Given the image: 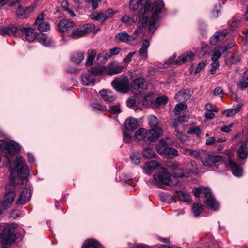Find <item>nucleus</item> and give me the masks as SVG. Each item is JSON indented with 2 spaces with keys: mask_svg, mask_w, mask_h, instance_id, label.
Returning a JSON list of instances; mask_svg holds the SVG:
<instances>
[{
  "mask_svg": "<svg viewBox=\"0 0 248 248\" xmlns=\"http://www.w3.org/2000/svg\"><path fill=\"white\" fill-rule=\"evenodd\" d=\"M31 196L30 188L28 187L24 188L16 201V203L17 204H24L30 199Z\"/></svg>",
  "mask_w": 248,
  "mask_h": 248,
  "instance_id": "aec40b11",
  "label": "nucleus"
},
{
  "mask_svg": "<svg viewBox=\"0 0 248 248\" xmlns=\"http://www.w3.org/2000/svg\"><path fill=\"white\" fill-rule=\"evenodd\" d=\"M164 6V2L161 0H157L155 2L152 8L153 14L150 19L148 26L150 31L154 32L155 31L156 22L159 19L158 15L161 12Z\"/></svg>",
  "mask_w": 248,
  "mask_h": 248,
  "instance_id": "0eeeda50",
  "label": "nucleus"
},
{
  "mask_svg": "<svg viewBox=\"0 0 248 248\" xmlns=\"http://www.w3.org/2000/svg\"><path fill=\"white\" fill-rule=\"evenodd\" d=\"M84 59V53L83 52H76L71 56V60L75 64L79 65Z\"/></svg>",
  "mask_w": 248,
  "mask_h": 248,
  "instance_id": "7c9ffc66",
  "label": "nucleus"
},
{
  "mask_svg": "<svg viewBox=\"0 0 248 248\" xmlns=\"http://www.w3.org/2000/svg\"><path fill=\"white\" fill-rule=\"evenodd\" d=\"M153 102L152 99V94H149L146 95L144 97V100L143 101V104L148 105L150 103H152Z\"/></svg>",
  "mask_w": 248,
  "mask_h": 248,
  "instance_id": "774afa93",
  "label": "nucleus"
},
{
  "mask_svg": "<svg viewBox=\"0 0 248 248\" xmlns=\"http://www.w3.org/2000/svg\"><path fill=\"white\" fill-rule=\"evenodd\" d=\"M187 133L190 134H195L199 136L201 133V130L199 127H193L189 128L187 130Z\"/></svg>",
  "mask_w": 248,
  "mask_h": 248,
  "instance_id": "4d7b16f0",
  "label": "nucleus"
},
{
  "mask_svg": "<svg viewBox=\"0 0 248 248\" xmlns=\"http://www.w3.org/2000/svg\"><path fill=\"white\" fill-rule=\"evenodd\" d=\"M96 55V52L94 49L89 50L87 53V58L85 65L90 66L93 64V62Z\"/></svg>",
  "mask_w": 248,
  "mask_h": 248,
  "instance_id": "c9c22d12",
  "label": "nucleus"
},
{
  "mask_svg": "<svg viewBox=\"0 0 248 248\" xmlns=\"http://www.w3.org/2000/svg\"><path fill=\"white\" fill-rule=\"evenodd\" d=\"M237 155L239 159L245 160L248 156V149L246 143H242L237 151Z\"/></svg>",
  "mask_w": 248,
  "mask_h": 248,
  "instance_id": "c756f323",
  "label": "nucleus"
},
{
  "mask_svg": "<svg viewBox=\"0 0 248 248\" xmlns=\"http://www.w3.org/2000/svg\"><path fill=\"white\" fill-rule=\"evenodd\" d=\"M168 101V98L165 96L157 97L155 101V104L156 106L165 104Z\"/></svg>",
  "mask_w": 248,
  "mask_h": 248,
  "instance_id": "49530a36",
  "label": "nucleus"
},
{
  "mask_svg": "<svg viewBox=\"0 0 248 248\" xmlns=\"http://www.w3.org/2000/svg\"><path fill=\"white\" fill-rule=\"evenodd\" d=\"M124 139L123 140L125 143H129L132 140V136L131 133L127 131L124 130L123 131Z\"/></svg>",
  "mask_w": 248,
  "mask_h": 248,
  "instance_id": "5fc2aeb1",
  "label": "nucleus"
},
{
  "mask_svg": "<svg viewBox=\"0 0 248 248\" xmlns=\"http://www.w3.org/2000/svg\"><path fill=\"white\" fill-rule=\"evenodd\" d=\"M110 111L114 114L119 113L121 110L119 105L111 106L110 107Z\"/></svg>",
  "mask_w": 248,
  "mask_h": 248,
  "instance_id": "69168bd1",
  "label": "nucleus"
},
{
  "mask_svg": "<svg viewBox=\"0 0 248 248\" xmlns=\"http://www.w3.org/2000/svg\"><path fill=\"white\" fill-rule=\"evenodd\" d=\"M92 107L96 109V110L99 111H106L107 110V108L105 106H102L101 104L98 103H94L92 104Z\"/></svg>",
  "mask_w": 248,
  "mask_h": 248,
  "instance_id": "680f3d73",
  "label": "nucleus"
},
{
  "mask_svg": "<svg viewBox=\"0 0 248 248\" xmlns=\"http://www.w3.org/2000/svg\"><path fill=\"white\" fill-rule=\"evenodd\" d=\"M135 54V51L129 53L127 56L123 59V62L125 63H128Z\"/></svg>",
  "mask_w": 248,
  "mask_h": 248,
  "instance_id": "e2e57ef3",
  "label": "nucleus"
},
{
  "mask_svg": "<svg viewBox=\"0 0 248 248\" xmlns=\"http://www.w3.org/2000/svg\"><path fill=\"white\" fill-rule=\"evenodd\" d=\"M173 126L175 128V131L176 132V136L178 138L180 139V140L182 142H184L186 140L187 137L186 136L184 135L181 132L179 131L177 128L178 126L177 122L175 121V122L173 124Z\"/></svg>",
  "mask_w": 248,
  "mask_h": 248,
  "instance_id": "37998d69",
  "label": "nucleus"
},
{
  "mask_svg": "<svg viewBox=\"0 0 248 248\" xmlns=\"http://www.w3.org/2000/svg\"><path fill=\"white\" fill-rule=\"evenodd\" d=\"M37 25H38V30L41 31H46L50 28L49 24L47 22H40Z\"/></svg>",
  "mask_w": 248,
  "mask_h": 248,
  "instance_id": "8fccbe9b",
  "label": "nucleus"
},
{
  "mask_svg": "<svg viewBox=\"0 0 248 248\" xmlns=\"http://www.w3.org/2000/svg\"><path fill=\"white\" fill-rule=\"evenodd\" d=\"M117 13V11H113L111 9H108L107 11H106L105 12H103V14H104V16L106 19V20L111 18L112 17V16Z\"/></svg>",
  "mask_w": 248,
  "mask_h": 248,
  "instance_id": "13d9d810",
  "label": "nucleus"
},
{
  "mask_svg": "<svg viewBox=\"0 0 248 248\" xmlns=\"http://www.w3.org/2000/svg\"><path fill=\"white\" fill-rule=\"evenodd\" d=\"M148 122L149 125L152 127H155L158 124V119L155 115H150L149 116Z\"/></svg>",
  "mask_w": 248,
  "mask_h": 248,
  "instance_id": "c03bdc74",
  "label": "nucleus"
},
{
  "mask_svg": "<svg viewBox=\"0 0 248 248\" xmlns=\"http://www.w3.org/2000/svg\"><path fill=\"white\" fill-rule=\"evenodd\" d=\"M157 151L165 157L172 158L178 156V151L173 147L167 146V142L164 140H160L156 147Z\"/></svg>",
  "mask_w": 248,
  "mask_h": 248,
  "instance_id": "6e6552de",
  "label": "nucleus"
},
{
  "mask_svg": "<svg viewBox=\"0 0 248 248\" xmlns=\"http://www.w3.org/2000/svg\"><path fill=\"white\" fill-rule=\"evenodd\" d=\"M103 58L104 62L103 63L106 62L111 57L110 56V53L109 51L108 52L103 51L102 53L99 54L97 56V59H99L100 58Z\"/></svg>",
  "mask_w": 248,
  "mask_h": 248,
  "instance_id": "09e8293b",
  "label": "nucleus"
},
{
  "mask_svg": "<svg viewBox=\"0 0 248 248\" xmlns=\"http://www.w3.org/2000/svg\"><path fill=\"white\" fill-rule=\"evenodd\" d=\"M81 79L82 84L85 86L93 85L95 82L94 76L89 73L83 74Z\"/></svg>",
  "mask_w": 248,
  "mask_h": 248,
  "instance_id": "b1692460",
  "label": "nucleus"
},
{
  "mask_svg": "<svg viewBox=\"0 0 248 248\" xmlns=\"http://www.w3.org/2000/svg\"><path fill=\"white\" fill-rule=\"evenodd\" d=\"M242 107L241 104H239L237 107L233 109H229L227 111L226 116L227 117H231L236 114L239 111Z\"/></svg>",
  "mask_w": 248,
  "mask_h": 248,
  "instance_id": "603ef678",
  "label": "nucleus"
},
{
  "mask_svg": "<svg viewBox=\"0 0 248 248\" xmlns=\"http://www.w3.org/2000/svg\"><path fill=\"white\" fill-rule=\"evenodd\" d=\"M212 68L210 70V72L212 74H214L219 66L220 64L218 61H213L211 64Z\"/></svg>",
  "mask_w": 248,
  "mask_h": 248,
  "instance_id": "bf43d9fd",
  "label": "nucleus"
},
{
  "mask_svg": "<svg viewBox=\"0 0 248 248\" xmlns=\"http://www.w3.org/2000/svg\"><path fill=\"white\" fill-rule=\"evenodd\" d=\"M182 150L183 154L186 155L190 156L195 159H201L202 155L197 150H190L185 147L182 148Z\"/></svg>",
  "mask_w": 248,
  "mask_h": 248,
  "instance_id": "2f4dec72",
  "label": "nucleus"
},
{
  "mask_svg": "<svg viewBox=\"0 0 248 248\" xmlns=\"http://www.w3.org/2000/svg\"><path fill=\"white\" fill-rule=\"evenodd\" d=\"M113 87L119 92L126 93L129 89V83L126 78H115L112 82Z\"/></svg>",
  "mask_w": 248,
  "mask_h": 248,
  "instance_id": "9b49d317",
  "label": "nucleus"
},
{
  "mask_svg": "<svg viewBox=\"0 0 248 248\" xmlns=\"http://www.w3.org/2000/svg\"><path fill=\"white\" fill-rule=\"evenodd\" d=\"M39 42L45 46H49L52 42V39L45 34H41L38 37Z\"/></svg>",
  "mask_w": 248,
  "mask_h": 248,
  "instance_id": "ea45409f",
  "label": "nucleus"
},
{
  "mask_svg": "<svg viewBox=\"0 0 248 248\" xmlns=\"http://www.w3.org/2000/svg\"><path fill=\"white\" fill-rule=\"evenodd\" d=\"M139 103V100L136 97H132L130 98L126 102L127 106L130 107L136 106L138 105Z\"/></svg>",
  "mask_w": 248,
  "mask_h": 248,
  "instance_id": "864d4df0",
  "label": "nucleus"
},
{
  "mask_svg": "<svg viewBox=\"0 0 248 248\" xmlns=\"http://www.w3.org/2000/svg\"><path fill=\"white\" fill-rule=\"evenodd\" d=\"M132 162L135 165H138L140 162V155L138 153H134L131 155Z\"/></svg>",
  "mask_w": 248,
  "mask_h": 248,
  "instance_id": "de8ad7c7",
  "label": "nucleus"
},
{
  "mask_svg": "<svg viewBox=\"0 0 248 248\" xmlns=\"http://www.w3.org/2000/svg\"><path fill=\"white\" fill-rule=\"evenodd\" d=\"M205 108L208 111H214L216 112L218 111V109L217 108L210 103H207L205 105Z\"/></svg>",
  "mask_w": 248,
  "mask_h": 248,
  "instance_id": "0e129e2a",
  "label": "nucleus"
},
{
  "mask_svg": "<svg viewBox=\"0 0 248 248\" xmlns=\"http://www.w3.org/2000/svg\"><path fill=\"white\" fill-rule=\"evenodd\" d=\"M207 64L206 61H202L200 62L197 65L196 70L195 71V74L199 73Z\"/></svg>",
  "mask_w": 248,
  "mask_h": 248,
  "instance_id": "052dcab7",
  "label": "nucleus"
},
{
  "mask_svg": "<svg viewBox=\"0 0 248 248\" xmlns=\"http://www.w3.org/2000/svg\"><path fill=\"white\" fill-rule=\"evenodd\" d=\"M14 164L15 166L14 168H12L11 167L9 168L10 170V185L14 186H16L17 179L14 177L15 172H16L18 176L21 178L22 185H27V181L26 178L29 174V170L28 167L25 164L24 159L20 156H17Z\"/></svg>",
  "mask_w": 248,
  "mask_h": 248,
  "instance_id": "f03ea898",
  "label": "nucleus"
},
{
  "mask_svg": "<svg viewBox=\"0 0 248 248\" xmlns=\"http://www.w3.org/2000/svg\"><path fill=\"white\" fill-rule=\"evenodd\" d=\"M17 225L15 223L9 224L2 231L0 235V248H7L16 239L15 231Z\"/></svg>",
  "mask_w": 248,
  "mask_h": 248,
  "instance_id": "20e7f679",
  "label": "nucleus"
},
{
  "mask_svg": "<svg viewBox=\"0 0 248 248\" xmlns=\"http://www.w3.org/2000/svg\"><path fill=\"white\" fill-rule=\"evenodd\" d=\"M153 183L159 187L163 186H173L177 183L176 179H171V176L166 171H159L153 175Z\"/></svg>",
  "mask_w": 248,
  "mask_h": 248,
  "instance_id": "423d86ee",
  "label": "nucleus"
},
{
  "mask_svg": "<svg viewBox=\"0 0 248 248\" xmlns=\"http://www.w3.org/2000/svg\"><path fill=\"white\" fill-rule=\"evenodd\" d=\"M160 164L155 160L146 162L143 169L145 173L150 174L154 169L158 168Z\"/></svg>",
  "mask_w": 248,
  "mask_h": 248,
  "instance_id": "a878e982",
  "label": "nucleus"
},
{
  "mask_svg": "<svg viewBox=\"0 0 248 248\" xmlns=\"http://www.w3.org/2000/svg\"><path fill=\"white\" fill-rule=\"evenodd\" d=\"M174 196L180 201L184 202H188L191 200L190 195L188 193L183 191L180 190L175 191Z\"/></svg>",
  "mask_w": 248,
  "mask_h": 248,
  "instance_id": "473e14b6",
  "label": "nucleus"
},
{
  "mask_svg": "<svg viewBox=\"0 0 248 248\" xmlns=\"http://www.w3.org/2000/svg\"><path fill=\"white\" fill-rule=\"evenodd\" d=\"M189 94L185 91L178 92L175 96V99L178 102H183L190 98Z\"/></svg>",
  "mask_w": 248,
  "mask_h": 248,
  "instance_id": "f704fd0d",
  "label": "nucleus"
},
{
  "mask_svg": "<svg viewBox=\"0 0 248 248\" xmlns=\"http://www.w3.org/2000/svg\"><path fill=\"white\" fill-rule=\"evenodd\" d=\"M112 64H111L108 67L106 68V73L108 75H113L114 74H119L122 72L124 69V67L122 66H116L115 67L112 66Z\"/></svg>",
  "mask_w": 248,
  "mask_h": 248,
  "instance_id": "72a5a7b5",
  "label": "nucleus"
},
{
  "mask_svg": "<svg viewBox=\"0 0 248 248\" xmlns=\"http://www.w3.org/2000/svg\"><path fill=\"white\" fill-rule=\"evenodd\" d=\"M236 56L235 55L233 56L227 55L225 58V63L228 65H231L237 62V60L235 59V57Z\"/></svg>",
  "mask_w": 248,
  "mask_h": 248,
  "instance_id": "3c124183",
  "label": "nucleus"
},
{
  "mask_svg": "<svg viewBox=\"0 0 248 248\" xmlns=\"http://www.w3.org/2000/svg\"><path fill=\"white\" fill-rule=\"evenodd\" d=\"M141 6L140 12L136 15H132V20L133 22L141 23L142 27H145L148 20V16L147 15L151 7L150 0H130L129 2L130 9L135 12Z\"/></svg>",
  "mask_w": 248,
  "mask_h": 248,
  "instance_id": "f257e3e1",
  "label": "nucleus"
},
{
  "mask_svg": "<svg viewBox=\"0 0 248 248\" xmlns=\"http://www.w3.org/2000/svg\"><path fill=\"white\" fill-rule=\"evenodd\" d=\"M193 193L196 197H199L201 194H204L206 200L205 202L212 210L217 211L219 208V204L214 197L211 190L208 188L198 187L193 190Z\"/></svg>",
  "mask_w": 248,
  "mask_h": 248,
  "instance_id": "39448f33",
  "label": "nucleus"
},
{
  "mask_svg": "<svg viewBox=\"0 0 248 248\" xmlns=\"http://www.w3.org/2000/svg\"><path fill=\"white\" fill-rule=\"evenodd\" d=\"M147 88L143 78H139L134 80L131 83V88L133 92L136 93H140L146 90Z\"/></svg>",
  "mask_w": 248,
  "mask_h": 248,
  "instance_id": "ddd939ff",
  "label": "nucleus"
},
{
  "mask_svg": "<svg viewBox=\"0 0 248 248\" xmlns=\"http://www.w3.org/2000/svg\"><path fill=\"white\" fill-rule=\"evenodd\" d=\"M95 29V27L94 25H87L86 26L80 27L74 30L70 35V36L73 39L78 38L89 32L93 31Z\"/></svg>",
  "mask_w": 248,
  "mask_h": 248,
  "instance_id": "f8f14e48",
  "label": "nucleus"
},
{
  "mask_svg": "<svg viewBox=\"0 0 248 248\" xmlns=\"http://www.w3.org/2000/svg\"><path fill=\"white\" fill-rule=\"evenodd\" d=\"M0 147L3 152L11 155L16 154L20 150V145L13 141L0 140Z\"/></svg>",
  "mask_w": 248,
  "mask_h": 248,
  "instance_id": "9d476101",
  "label": "nucleus"
},
{
  "mask_svg": "<svg viewBox=\"0 0 248 248\" xmlns=\"http://www.w3.org/2000/svg\"><path fill=\"white\" fill-rule=\"evenodd\" d=\"M106 68L101 66H93L90 68V72L91 74L94 75H99L102 74L103 73L106 72Z\"/></svg>",
  "mask_w": 248,
  "mask_h": 248,
  "instance_id": "a19ab883",
  "label": "nucleus"
},
{
  "mask_svg": "<svg viewBox=\"0 0 248 248\" xmlns=\"http://www.w3.org/2000/svg\"><path fill=\"white\" fill-rule=\"evenodd\" d=\"M16 4L17 5L16 14L19 18L24 19L27 18L34 11V7L33 6L23 8L18 2L16 3Z\"/></svg>",
  "mask_w": 248,
  "mask_h": 248,
  "instance_id": "2eb2a0df",
  "label": "nucleus"
},
{
  "mask_svg": "<svg viewBox=\"0 0 248 248\" xmlns=\"http://www.w3.org/2000/svg\"><path fill=\"white\" fill-rule=\"evenodd\" d=\"M100 93L103 100L108 103H110L116 99V96L113 94L112 92L107 90H102Z\"/></svg>",
  "mask_w": 248,
  "mask_h": 248,
  "instance_id": "c85d7f7f",
  "label": "nucleus"
},
{
  "mask_svg": "<svg viewBox=\"0 0 248 248\" xmlns=\"http://www.w3.org/2000/svg\"><path fill=\"white\" fill-rule=\"evenodd\" d=\"M201 160L203 166L209 167H214L223 162V159L220 156L213 155L207 153L202 155Z\"/></svg>",
  "mask_w": 248,
  "mask_h": 248,
  "instance_id": "1a4fd4ad",
  "label": "nucleus"
},
{
  "mask_svg": "<svg viewBox=\"0 0 248 248\" xmlns=\"http://www.w3.org/2000/svg\"><path fill=\"white\" fill-rule=\"evenodd\" d=\"M25 32L26 39L29 42H33L36 37V32L35 30L31 28L23 27L21 29L20 32Z\"/></svg>",
  "mask_w": 248,
  "mask_h": 248,
  "instance_id": "5701e85b",
  "label": "nucleus"
},
{
  "mask_svg": "<svg viewBox=\"0 0 248 248\" xmlns=\"http://www.w3.org/2000/svg\"><path fill=\"white\" fill-rule=\"evenodd\" d=\"M135 37H133L128 34L125 31H123L117 33L115 36V40L117 42H124L126 43H130L131 42L135 40Z\"/></svg>",
  "mask_w": 248,
  "mask_h": 248,
  "instance_id": "6ab92c4d",
  "label": "nucleus"
},
{
  "mask_svg": "<svg viewBox=\"0 0 248 248\" xmlns=\"http://www.w3.org/2000/svg\"><path fill=\"white\" fill-rule=\"evenodd\" d=\"M228 164L231 167V170L234 175L240 177L242 175V168L232 159H229Z\"/></svg>",
  "mask_w": 248,
  "mask_h": 248,
  "instance_id": "393cba45",
  "label": "nucleus"
},
{
  "mask_svg": "<svg viewBox=\"0 0 248 248\" xmlns=\"http://www.w3.org/2000/svg\"><path fill=\"white\" fill-rule=\"evenodd\" d=\"M193 59V53L191 51H188L186 53H184L178 57L175 63L177 64L181 65L187 62H191Z\"/></svg>",
  "mask_w": 248,
  "mask_h": 248,
  "instance_id": "4be33fe9",
  "label": "nucleus"
},
{
  "mask_svg": "<svg viewBox=\"0 0 248 248\" xmlns=\"http://www.w3.org/2000/svg\"><path fill=\"white\" fill-rule=\"evenodd\" d=\"M91 18L93 20L97 21L101 20L104 21L106 20L103 12L92 14Z\"/></svg>",
  "mask_w": 248,
  "mask_h": 248,
  "instance_id": "a18cd8bd",
  "label": "nucleus"
},
{
  "mask_svg": "<svg viewBox=\"0 0 248 248\" xmlns=\"http://www.w3.org/2000/svg\"><path fill=\"white\" fill-rule=\"evenodd\" d=\"M202 210V205L201 203H195L193 204L192 208V211L195 216H198Z\"/></svg>",
  "mask_w": 248,
  "mask_h": 248,
  "instance_id": "79ce46f5",
  "label": "nucleus"
},
{
  "mask_svg": "<svg viewBox=\"0 0 248 248\" xmlns=\"http://www.w3.org/2000/svg\"><path fill=\"white\" fill-rule=\"evenodd\" d=\"M16 196V193L14 191H9L6 193L5 200L0 201V214H2L4 210H6L8 205L13 202Z\"/></svg>",
  "mask_w": 248,
  "mask_h": 248,
  "instance_id": "4468645a",
  "label": "nucleus"
},
{
  "mask_svg": "<svg viewBox=\"0 0 248 248\" xmlns=\"http://www.w3.org/2000/svg\"><path fill=\"white\" fill-rule=\"evenodd\" d=\"M83 248H99V243L95 240H86L83 245Z\"/></svg>",
  "mask_w": 248,
  "mask_h": 248,
  "instance_id": "e433bc0d",
  "label": "nucleus"
},
{
  "mask_svg": "<svg viewBox=\"0 0 248 248\" xmlns=\"http://www.w3.org/2000/svg\"><path fill=\"white\" fill-rule=\"evenodd\" d=\"M150 46L149 41L145 39L143 41L142 47L139 50V53L143 57L146 58L147 57V50Z\"/></svg>",
  "mask_w": 248,
  "mask_h": 248,
  "instance_id": "58836bf2",
  "label": "nucleus"
},
{
  "mask_svg": "<svg viewBox=\"0 0 248 248\" xmlns=\"http://www.w3.org/2000/svg\"><path fill=\"white\" fill-rule=\"evenodd\" d=\"M162 134V130L160 127L152 128L149 131L140 128L135 132L133 137L136 141L144 140L149 144L155 142Z\"/></svg>",
  "mask_w": 248,
  "mask_h": 248,
  "instance_id": "7ed1b4c3",
  "label": "nucleus"
},
{
  "mask_svg": "<svg viewBox=\"0 0 248 248\" xmlns=\"http://www.w3.org/2000/svg\"><path fill=\"white\" fill-rule=\"evenodd\" d=\"M186 108H187L186 105L185 104H184V103H180L177 104L176 105V106L175 107V109H174V112L176 114H177L181 111H182L185 109H186Z\"/></svg>",
  "mask_w": 248,
  "mask_h": 248,
  "instance_id": "6e6d98bb",
  "label": "nucleus"
},
{
  "mask_svg": "<svg viewBox=\"0 0 248 248\" xmlns=\"http://www.w3.org/2000/svg\"><path fill=\"white\" fill-rule=\"evenodd\" d=\"M138 126V121L133 117H129L126 119L125 122V127L126 129L130 131H134Z\"/></svg>",
  "mask_w": 248,
  "mask_h": 248,
  "instance_id": "bb28decb",
  "label": "nucleus"
},
{
  "mask_svg": "<svg viewBox=\"0 0 248 248\" xmlns=\"http://www.w3.org/2000/svg\"><path fill=\"white\" fill-rule=\"evenodd\" d=\"M21 29H18L14 25H10L8 27H3L0 29V33L3 36L18 35V32L20 31Z\"/></svg>",
  "mask_w": 248,
  "mask_h": 248,
  "instance_id": "dca6fc26",
  "label": "nucleus"
},
{
  "mask_svg": "<svg viewBox=\"0 0 248 248\" xmlns=\"http://www.w3.org/2000/svg\"><path fill=\"white\" fill-rule=\"evenodd\" d=\"M121 50V49L120 48L117 47L109 49V51L110 53V56L112 57L113 56L118 55V54H119Z\"/></svg>",
  "mask_w": 248,
  "mask_h": 248,
  "instance_id": "338daca9",
  "label": "nucleus"
},
{
  "mask_svg": "<svg viewBox=\"0 0 248 248\" xmlns=\"http://www.w3.org/2000/svg\"><path fill=\"white\" fill-rule=\"evenodd\" d=\"M230 48V47L227 46H219L215 47L213 50V54L212 61H218V60L221 57V55Z\"/></svg>",
  "mask_w": 248,
  "mask_h": 248,
  "instance_id": "412c9836",
  "label": "nucleus"
},
{
  "mask_svg": "<svg viewBox=\"0 0 248 248\" xmlns=\"http://www.w3.org/2000/svg\"><path fill=\"white\" fill-rule=\"evenodd\" d=\"M227 34L226 30H223L217 33L210 38V41L212 45H215L218 42L222 40Z\"/></svg>",
  "mask_w": 248,
  "mask_h": 248,
  "instance_id": "cd10ccee",
  "label": "nucleus"
},
{
  "mask_svg": "<svg viewBox=\"0 0 248 248\" xmlns=\"http://www.w3.org/2000/svg\"><path fill=\"white\" fill-rule=\"evenodd\" d=\"M143 156L147 159H151L156 157L155 151L150 147L144 149L142 151Z\"/></svg>",
  "mask_w": 248,
  "mask_h": 248,
  "instance_id": "4c0bfd02",
  "label": "nucleus"
},
{
  "mask_svg": "<svg viewBox=\"0 0 248 248\" xmlns=\"http://www.w3.org/2000/svg\"><path fill=\"white\" fill-rule=\"evenodd\" d=\"M172 168L174 171V175L175 177L187 178L189 175V171H185L184 169L179 164H173L172 165Z\"/></svg>",
  "mask_w": 248,
  "mask_h": 248,
  "instance_id": "f3484780",
  "label": "nucleus"
},
{
  "mask_svg": "<svg viewBox=\"0 0 248 248\" xmlns=\"http://www.w3.org/2000/svg\"><path fill=\"white\" fill-rule=\"evenodd\" d=\"M73 27V22L67 19H61L58 25V30L61 32H64L71 30Z\"/></svg>",
  "mask_w": 248,
  "mask_h": 248,
  "instance_id": "a211bd4d",
  "label": "nucleus"
}]
</instances>
